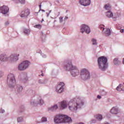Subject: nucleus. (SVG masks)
<instances>
[{
	"instance_id": "f257e3e1",
	"label": "nucleus",
	"mask_w": 124,
	"mask_h": 124,
	"mask_svg": "<svg viewBox=\"0 0 124 124\" xmlns=\"http://www.w3.org/2000/svg\"><path fill=\"white\" fill-rule=\"evenodd\" d=\"M68 105L69 106V110L75 111L77 110V108L79 105H84V103L82 102L80 98H77L71 100Z\"/></svg>"
},
{
	"instance_id": "f03ea898",
	"label": "nucleus",
	"mask_w": 124,
	"mask_h": 124,
	"mask_svg": "<svg viewBox=\"0 0 124 124\" xmlns=\"http://www.w3.org/2000/svg\"><path fill=\"white\" fill-rule=\"evenodd\" d=\"M54 122L56 124H62V123H71L72 120L70 117L64 115L59 114L54 118Z\"/></svg>"
},
{
	"instance_id": "7ed1b4c3",
	"label": "nucleus",
	"mask_w": 124,
	"mask_h": 124,
	"mask_svg": "<svg viewBox=\"0 0 124 124\" xmlns=\"http://www.w3.org/2000/svg\"><path fill=\"white\" fill-rule=\"evenodd\" d=\"M107 58L104 56H101L98 59L99 67L103 71L107 68Z\"/></svg>"
},
{
	"instance_id": "20e7f679",
	"label": "nucleus",
	"mask_w": 124,
	"mask_h": 124,
	"mask_svg": "<svg viewBox=\"0 0 124 124\" xmlns=\"http://www.w3.org/2000/svg\"><path fill=\"white\" fill-rule=\"evenodd\" d=\"M0 60L1 62H7V61L16 62V61H18V56L16 54H14L11 55L10 57H7V56L5 54H1L0 55Z\"/></svg>"
},
{
	"instance_id": "39448f33",
	"label": "nucleus",
	"mask_w": 124,
	"mask_h": 124,
	"mask_svg": "<svg viewBox=\"0 0 124 124\" xmlns=\"http://www.w3.org/2000/svg\"><path fill=\"white\" fill-rule=\"evenodd\" d=\"M8 81H9V85L10 88L14 87L15 84H16V80H15V77L14 75L10 74L8 76Z\"/></svg>"
},
{
	"instance_id": "423d86ee",
	"label": "nucleus",
	"mask_w": 124,
	"mask_h": 124,
	"mask_svg": "<svg viewBox=\"0 0 124 124\" xmlns=\"http://www.w3.org/2000/svg\"><path fill=\"white\" fill-rule=\"evenodd\" d=\"M80 77L82 80H87L90 78V72L86 69H82L80 72Z\"/></svg>"
},
{
	"instance_id": "0eeeda50",
	"label": "nucleus",
	"mask_w": 124,
	"mask_h": 124,
	"mask_svg": "<svg viewBox=\"0 0 124 124\" xmlns=\"http://www.w3.org/2000/svg\"><path fill=\"white\" fill-rule=\"evenodd\" d=\"M30 65V62L28 61H24L18 65V70L22 71L27 69Z\"/></svg>"
},
{
	"instance_id": "6e6552de",
	"label": "nucleus",
	"mask_w": 124,
	"mask_h": 124,
	"mask_svg": "<svg viewBox=\"0 0 124 124\" xmlns=\"http://www.w3.org/2000/svg\"><path fill=\"white\" fill-rule=\"evenodd\" d=\"M80 31L82 33H84V31L87 34L91 32V29H90V27L85 24H83L81 26Z\"/></svg>"
},
{
	"instance_id": "1a4fd4ad",
	"label": "nucleus",
	"mask_w": 124,
	"mask_h": 124,
	"mask_svg": "<svg viewBox=\"0 0 124 124\" xmlns=\"http://www.w3.org/2000/svg\"><path fill=\"white\" fill-rule=\"evenodd\" d=\"M63 87H64V83L63 82H60L56 88V92L59 93H61L63 92Z\"/></svg>"
},
{
	"instance_id": "9d476101",
	"label": "nucleus",
	"mask_w": 124,
	"mask_h": 124,
	"mask_svg": "<svg viewBox=\"0 0 124 124\" xmlns=\"http://www.w3.org/2000/svg\"><path fill=\"white\" fill-rule=\"evenodd\" d=\"M29 15H30V9L28 8L25 9V10L22 11L20 14V17L23 18H27Z\"/></svg>"
},
{
	"instance_id": "9b49d317",
	"label": "nucleus",
	"mask_w": 124,
	"mask_h": 124,
	"mask_svg": "<svg viewBox=\"0 0 124 124\" xmlns=\"http://www.w3.org/2000/svg\"><path fill=\"white\" fill-rule=\"evenodd\" d=\"M71 73L72 76L75 77V76L79 75V70L77 68L76 66H74V67H73L71 70Z\"/></svg>"
},
{
	"instance_id": "f8f14e48",
	"label": "nucleus",
	"mask_w": 124,
	"mask_h": 124,
	"mask_svg": "<svg viewBox=\"0 0 124 124\" xmlns=\"http://www.w3.org/2000/svg\"><path fill=\"white\" fill-rule=\"evenodd\" d=\"M0 10L2 14H6L9 11V8L7 6L4 5L0 7Z\"/></svg>"
},
{
	"instance_id": "ddd939ff",
	"label": "nucleus",
	"mask_w": 124,
	"mask_h": 124,
	"mask_svg": "<svg viewBox=\"0 0 124 124\" xmlns=\"http://www.w3.org/2000/svg\"><path fill=\"white\" fill-rule=\"evenodd\" d=\"M79 2L81 5L87 6L91 4V0H79Z\"/></svg>"
},
{
	"instance_id": "4468645a",
	"label": "nucleus",
	"mask_w": 124,
	"mask_h": 124,
	"mask_svg": "<svg viewBox=\"0 0 124 124\" xmlns=\"http://www.w3.org/2000/svg\"><path fill=\"white\" fill-rule=\"evenodd\" d=\"M110 113L114 115H117L119 113V109L117 107H113L110 110Z\"/></svg>"
},
{
	"instance_id": "2eb2a0df",
	"label": "nucleus",
	"mask_w": 124,
	"mask_h": 124,
	"mask_svg": "<svg viewBox=\"0 0 124 124\" xmlns=\"http://www.w3.org/2000/svg\"><path fill=\"white\" fill-rule=\"evenodd\" d=\"M74 66H73L72 65V64H71V63H67L65 65V67L66 69V70H72V68H73Z\"/></svg>"
},
{
	"instance_id": "dca6fc26",
	"label": "nucleus",
	"mask_w": 124,
	"mask_h": 124,
	"mask_svg": "<svg viewBox=\"0 0 124 124\" xmlns=\"http://www.w3.org/2000/svg\"><path fill=\"white\" fill-rule=\"evenodd\" d=\"M61 106L62 109H65L67 107V103L65 101H63L61 103Z\"/></svg>"
},
{
	"instance_id": "f3484780",
	"label": "nucleus",
	"mask_w": 124,
	"mask_h": 124,
	"mask_svg": "<svg viewBox=\"0 0 124 124\" xmlns=\"http://www.w3.org/2000/svg\"><path fill=\"white\" fill-rule=\"evenodd\" d=\"M104 34L106 36H109L111 34V30L109 29H107L104 32Z\"/></svg>"
},
{
	"instance_id": "a211bd4d",
	"label": "nucleus",
	"mask_w": 124,
	"mask_h": 124,
	"mask_svg": "<svg viewBox=\"0 0 124 124\" xmlns=\"http://www.w3.org/2000/svg\"><path fill=\"white\" fill-rule=\"evenodd\" d=\"M111 5L109 3L106 4L105 5V9H106V10H108V11H111Z\"/></svg>"
},
{
	"instance_id": "6ab92c4d",
	"label": "nucleus",
	"mask_w": 124,
	"mask_h": 124,
	"mask_svg": "<svg viewBox=\"0 0 124 124\" xmlns=\"http://www.w3.org/2000/svg\"><path fill=\"white\" fill-rule=\"evenodd\" d=\"M106 16L108 17V18H111L113 16V13H112L111 11H108V12L106 13Z\"/></svg>"
},
{
	"instance_id": "aec40b11",
	"label": "nucleus",
	"mask_w": 124,
	"mask_h": 124,
	"mask_svg": "<svg viewBox=\"0 0 124 124\" xmlns=\"http://www.w3.org/2000/svg\"><path fill=\"white\" fill-rule=\"evenodd\" d=\"M57 109H58V105H55L52 107L48 108V110L49 111H55V110H57Z\"/></svg>"
},
{
	"instance_id": "412c9836",
	"label": "nucleus",
	"mask_w": 124,
	"mask_h": 124,
	"mask_svg": "<svg viewBox=\"0 0 124 124\" xmlns=\"http://www.w3.org/2000/svg\"><path fill=\"white\" fill-rule=\"evenodd\" d=\"M117 91L121 92V91H124V88H123V85H119L116 88Z\"/></svg>"
},
{
	"instance_id": "4be33fe9",
	"label": "nucleus",
	"mask_w": 124,
	"mask_h": 124,
	"mask_svg": "<svg viewBox=\"0 0 124 124\" xmlns=\"http://www.w3.org/2000/svg\"><path fill=\"white\" fill-rule=\"evenodd\" d=\"M113 62L115 65H119L121 63V61H119L117 59H114L113 60Z\"/></svg>"
},
{
	"instance_id": "5701e85b",
	"label": "nucleus",
	"mask_w": 124,
	"mask_h": 124,
	"mask_svg": "<svg viewBox=\"0 0 124 124\" xmlns=\"http://www.w3.org/2000/svg\"><path fill=\"white\" fill-rule=\"evenodd\" d=\"M95 118L98 121H101V120H102V115L100 114H98L95 116Z\"/></svg>"
},
{
	"instance_id": "b1692460",
	"label": "nucleus",
	"mask_w": 124,
	"mask_h": 124,
	"mask_svg": "<svg viewBox=\"0 0 124 124\" xmlns=\"http://www.w3.org/2000/svg\"><path fill=\"white\" fill-rule=\"evenodd\" d=\"M105 26L104 25L101 24L99 25V28L101 31H104L105 28H104Z\"/></svg>"
},
{
	"instance_id": "393cba45",
	"label": "nucleus",
	"mask_w": 124,
	"mask_h": 124,
	"mask_svg": "<svg viewBox=\"0 0 124 124\" xmlns=\"http://www.w3.org/2000/svg\"><path fill=\"white\" fill-rule=\"evenodd\" d=\"M41 25L40 24H38V25H35L34 26V28H35L36 29H41Z\"/></svg>"
},
{
	"instance_id": "a878e982",
	"label": "nucleus",
	"mask_w": 124,
	"mask_h": 124,
	"mask_svg": "<svg viewBox=\"0 0 124 124\" xmlns=\"http://www.w3.org/2000/svg\"><path fill=\"white\" fill-rule=\"evenodd\" d=\"M19 1L21 4H25L26 3V0H19Z\"/></svg>"
},
{
	"instance_id": "bb28decb",
	"label": "nucleus",
	"mask_w": 124,
	"mask_h": 124,
	"mask_svg": "<svg viewBox=\"0 0 124 124\" xmlns=\"http://www.w3.org/2000/svg\"><path fill=\"white\" fill-rule=\"evenodd\" d=\"M92 42H93V45H96V40L94 39H92Z\"/></svg>"
},
{
	"instance_id": "cd10ccee",
	"label": "nucleus",
	"mask_w": 124,
	"mask_h": 124,
	"mask_svg": "<svg viewBox=\"0 0 124 124\" xmlns=\"http://www.w3.org/2000/svg\"><path fill=\"white\" fill-rule=\"evenodd\" d=\"M42 122L43 123L44 122H47V118L46 117H43L42 118Z\"/></svg>"
},
{
	"instance_id": "c85d7f7f",
	"label": "nucleus",
	"mask_w": 124,
	"mask_h": 124,
	"mask_svg": "<svg viewBox=\"0 0 124 124\" xmlns=\"http://www.w3.org/2000/svg\"><path fill=\"white\" fill-rule=\"evenodd\" d=\"M22 121H23V118L19 117V118H17L18 123H20V122H22Z\"/></svg>"
},
{
	"instance_id": "c756f323",
	"label": "nucleus",
	"mask_w": 124,
	"mask_h": 124,
	"mask_svg": "<svg viewBox=\"0 0 124 124\" xmlns=\"http://www.w3.org/2000/svg\"><path fill=\"white\" fill-rule=\"evenodd\" d=\"M44 103V102L43 101V100L42 99L40 100V102H39L40 105H42V104H43Z\"/></svg>"
},
{
	"instance_id": "7c9ffc66",
	"label": "nucleus",
	"mask_w": 124,
	"mask_h": 124,
	"mask_svg": "<svg viewBox=\"0 0 124 124\" xmlns=\"http://www.w3.org/2000/svg\"><path fill=\"white\" fill-rule=\"evenodd\" d=\"M63 18V17H62V16H61V17L59 18L60 23H62Z\"/></svg>"
},
{
	"instance_id": "2f4dec72",
	"label": "nucleus",
	"mask_w": 124,
	"mask_h": 124,
	"mask_svg": "<svg viewBox=\"0 0 124 124\" xmlns=\"http://www.w3.org/2000/svg\"><path fill=\"white\" fill-rule=\"evenodd\" d=\"M24 32L26 33V34H28V33H30V30H25L24 31Z\"/></svg>"
},
{
	"instance_id": "473e14b6",
	"label": "nucleus",
	"mask_w": 124,
	"mask_h": 124,
	"mask_svg": "<svg viewBox=\"0 0 124 124\" xmlns=\"http://www.w3.org/2000/svg\"><path fill=\"white\" fill-rule=\"evenodd\" d=\"M97 98H98L99 99H100V98H101V96L100 95H97Z\"/></svg>"
},
{
	"instance_id": "72a5a7b5",
	"label": "nucleus",
	"mask_w": 124,
	"mask_h": 124,
	"mask_svg": "<svg viewBox=\"0 0 124 124\" xmlns=\"http://www.w3.org/2000/svg\"><path fill=\"white\" fill-rule=\"evenodd\" d=\"M2 77V73L1 72H0V77Z\"/></svg>"
},
{
	"instance_id": "f704fd0d",
	"label": "nucleus",
	"mask_w": 124,
	"mask_h": 124,
	"mask_svg": "<svg viewBox=\"0 0 124 124\" xmlns=\"http://www.w3.org/2000/svg\"><path fill=\"white\" fill-rule=\"evenodd\" d=\"M40 10H39V12L41 10V4L39 5Z\"/></svg>"
},
{
	"instance_id": "c9c22d12",
	"label": "nucleus",
	"mask_w": 124,
	"mask_h": 124,
	"mask_svg": "<svg viewBox=\"0 0 124 124\" xmlns=\"http://www.w3.org/2000/svg\"><path fill=\"white\" fill-rule=\"evenodd\" d=\"M42 57H43V58H46V55H45V54H43V55H42Z\"/></svg>"
},
{
	"instance_id": "e433bc0d",
	"label": "nucleus",
	"mask_w": 124,
	"mask_h": 124,
	"mask_svg": "<svg viewBox=\"0 0 124 124\" xmlns=\"http://www.w3.org/2000/svg\"><path fill=\"white\" fill-rule=\"evenodd\" d=\"M67 19H68V17L65 16L64 18V20H67Z\"/></svg>"
},
{
	"instance_id": "4c0bfd02",
	"label": "nucleus",
	"mask_w": 124,
	"mask_h": 124,
	"mask_svg": "<svg viewBox=\"0 0 124 124\" xmlns=\"http://www.w3.org/2000/svg\"><path fill=\"white\" fill-rule=\"evenodd\" d=\"M58 15L56 16V17H58L59 16V15H60V12H58Z\"/></svg>"
},
{
	"instance_id": "58836bf2",
	"label": "nucleus",
	"mask_w": 124,
	"mask_h": 124,
	"mask_svg": "<svg viewBox=\"0 0 124 124\" xmlns=\"http://www.w3.org/2000/svg\"><path fill=\"white\" fill-rule=\"evenodd\" d=\"M19 89H20V90H23V87H21V86H20V87H19Z\"/></svg>"
},
{
	"instance_id": "ea45409f",
	"label": "nucleus",
	"mask_w": 124,
	"mask_h": 124,
	"mask_svg": "<svg viewBox=\"0 0 124 124\" xmlns=\"http://www.w3.org/2000/svg\"><path fill=\"white\" fill-rule=\"evenodd\" d=\"M1 113H4V110H2L1 111H0Z\"/></svg>"
},
{
	"instance_id": "a19ab883",
	"label": "nucleus",
	"mask_w": 124,
	"mask_h": 124,
	"mask_svg": "<svg viewBox=\"0 0 124 124\" xmlns=\"http://www.w3.org/2000/svg\"><path fill=\"white\" fill-rule=\"evenodd\" d=\"M120 31H121V32H124V30H121Z\"/></svg>"
},
{
	"instance_id": "79ce46f5",
	"label": "nucleus",
	"mask_w": 124,
	"mask_h": 124,
	"mask_svg": "<svg viewBox=\"0 0 124 124\" xmlns=\"http://www.w3.org/2000/svg\"><path fill=\"white\" fill-rule=\"evenodd\" d=\"M113 19H114V21H116V18H115L113 17Z\"/></svg>"
},
{
	"instance_id": "37998d69",
	"label": "nucleus",
	"mask_w": 124,
	"mask_h": 124,
	"mask_svg": "<svg viewBox=\"0 0 124 124\" xmlns=\"http://www.w3.org/2000/svg\"><path fill=\"white\" fill-rule=\"evenodd\" d=\"M5 24H6V25L8 24V22H7Z\"/></svg>"
},
{
	"instance_id": "c03bdc74",
	"label": "nucleus",
	"mask_w": 124,
	"mask_h": 124,
	"mask_svg": "<svg viewBox=\"0 0 124 124\" xmlns=\"http://www.w3.org/2000/svg\"><path fill=\"white\" fill-rule=\"evenodd\" d=\"M42 11H43V12H45V11L44 10H42Z\"/></svg>"
},
{
	"instance_id": "a18cd8bd",
	"label": "nucleus",
	"mask_w": 124,
	"mask_h": 124,
	"mask_svg": "<svg viewBox=\"0 0 124 124\" xmlns=\"http://www.w3.org/2000/svg\"><path fill=\"white\" fill-rule=\"evenodd\" d=\"M51 11H49V13H51Z\"/></svg>"
},
{
	"instance_id": "49530a36",
	"label": "nucleus",
	"mask_w": 124,
	"mask_h": 124,
	"mask_svg": "<svg viewBox=\"0 0 124 124\" xmlns=\"http://www.w3.org/2000/svg\"><path fill=\"white\" fill-rule=\"evenodd\" d=\"M93 123H94L95 122V120H93Z\"/></svg>"
}]
</instances>
